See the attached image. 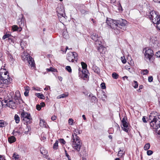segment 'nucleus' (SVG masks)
Listing matches in <instances>:
<instances>
[{"mask_svg": "<svg viewBox=\"0 0 160 160\" xmlns=\"http://www.w3.org/2000/svg\"><path fill=\"white\" fill-rule=\"evenodd\" d=\"M74 133L72 136V145L74 150L78 152L81 147L82 143L80 138L77 136V134H80L81 131L78 129H76L74 130Z\"/></svg>", "mask_w": 160, "mask_h": 160, "instance_id": "f257e3e1", "label": "nucleus"}, {"mask_svg": "<svg viewBox=\"0 0 160 160\" xmlns=\"http://www.w3.org/2000/svg\"><path fill=\"white\" fill-rule=\"evenodd\" d=\"M149 122L150 126L156 130L159 129L158 134L160 136V115L154 116L153 113L149 116Z\"/></svg>", "mask_w": 160, "mask_h": 160, "instance_id": "f03ea898", "label": "nucleus"}, {"mask_svg": "<svg viewBox=\"0 0 160 160\" xmlns=\"http://www.w3.org/2000/svg\"><path fill=\"white\" fill-rule=\"evenodd\" d=\"M7 72L4 69L0 70V88H5L10 83L11 79L8 78Z\"/></svg>", "mask_w": 160, "mask_h": 160, "instance_id": "7ed1b4c3", "label": "nucleus"}, {"mask_svg": "<svg viewBox=\"0 0 160 160\" xmlns=\"http://www.w3.org/2000/svg\"><path fill=\"white\" fill-rule=\"evenodd\" d=\"M149 17L154 24L157 23L160 20V15L154 11H152L150 12Z\"/></svg>", "mask_w": 160, "mask_h": 160, "instance_id": "20e7f679", "label": "nucleus"}, {"mask_svg": "<svg viewBox=\"0 0 160 160\" xmlns=\"http://www.w3.org/2000/svg\"><path fill=\"white\" fill-rule=\"evenodd\" d=\"M106 23L111 28L114 30L118 27V20H114L110 18H107Z\"/></svg>", "mask_w": 160, "mask_h": 160, "instance_id": "39448f33", "label": "nucleus"}, {"mask_svg": "<svg viewBox=\"0 0 160 160\" xmlns=\"http://www.w3.org/2000/svg\"><path fill=\"white\" fill-rule=\"evenodd\" d=\"M78 54L75 52H70L67 54V59L70 62H74L78 59Z\"/></svg>", "mask_w": 160, "mask_h": 160, "instance_id": "423d86ee", "label": "nucleus"}, {"mask_svg": "<svg viewBox=\"0 0 160 160\" xmlns=\"http://www.w3.org/2000/svg\"><path fill=\"white\" fill-rule=\"evenodd\" d=\"M22 118L23 121L28 124L30 123L31 122L32 118L30 114L28 112H24V111L21 113Z\"/></svg>", "mask_w": 160, "mask_h": 160, "instance_id": "0eeeda50", "label": "nucleus"}, {"mask_svg": "<svg viewBox=\"0 0 160 160\" xmlns=\"http://www.w3.org/2000/svg\"><path fill=\"white\" fill-rule=\"evenodd\" d=\"M151 45L155 48L160 47V40L156 37H152L150 39Z\"/></svg>", "mask_w": 160, "mask_h": 160, "instance_id": "6e6552de", "label": "nucleus"}, {"mask_svg": "<svg viewBox=\"0 0 160 160\" xmlns=\"http://www.w3.org/2000/svg\"><path fill=\"white\" fill-rule=\"evenodd\" d=\"M153 55V51L152 49L148 48L146 49L144 56L146 59H148L149 61H151Z\"/></svg>", "mask_w": 160, "mask_h": 160, "instance_id": "1a4fd4ad", "label": "nucleus"}, {"mask_svg": "<svg viewBox=\"0 0 160 160\" xmlns=\"http://www.w3.org/2000/svg\"><path fill=\"white\" fill-rule=\"evenodd\" d=\"M56 11L58 16V17H63L65 18V14L64 10L63 7L61 6L58 7L56 8Z\"/></svg>", "mask_w": 160, "mask_h": 160, "instance_id": "9d476101", "label": "nucleus"}, {"mask_svg": "<svg viewBox=\"0 0 160 160\" xmlns=\"http://www.w3.org/2000/svg\"><path fill=\"white\" fill-rule=\"evenodd\" d=\"M127 22L126 20L120 19L118 20V27L123 30H125V26L127 23Z\"/></svg>", "mask_w": 160, "mask_h": 160, "instance_id": "9b49d317", "label": "nucleus"}, {"mask_svg": "<svg viewBox=\"0 0 160 160\" xmlns=\"http://www.w3.org/2000/svg\"><path fill=\"white\" fill-rule=\"evenodd\" d=\"M21 18L18 19L17 23L19 25V27L22 28V27L24 26L25 23V19L23 14H21Z\"/></svg>", "mask_w": 160, "mask_h": 160, "instance_id": "f8f14e48", "label": "nucleus"}, {"mask_svg": "<svg viewBox=\"0 0 160 160\" xmlns=\"http://www.w3.org/2000/svg\"><path fill=\"white\" fill-rule=\"evenodd\" d=\"M4 102L7 103V105L10 108L14 109L16 108V104L12 100H9L8 101V100H5Z\"/></svg>", "mask_w": 160, "mask_h": 160, "instance_id": "ddd939ff", "label": "nucleus"}, {"mask_svg": "<svg viewBox=\"0 0 160 160\" xmlns=\"http://www.w3.org/2000/svg\"><path fill=\"white\" fill-rule=\"evenodd\" d=\"M122 122L123 127V130L126 132H128V123L127 122L126 118H124L122 121Z\"/></svg>", "mask_w": 160, "mask_h": 160, "instance_id": "4468645a", "label": "nucleus"}, {"mask_svg": "<svg viewBox=\"0 0 160 160\" xmlns=\"http://www.w3.org/2000/svg\"><path fill=\"white\" fill-rule=\"evenodd\" d=\"M27 60L28 61L30 66L31 67H34V66L35 63L34 60L31 57H29L28 58H27Z\"/></svg>", "mask_w": 160, "mask_h": 160, "instance_id": "2eb2a0df", "label": "nucleus"}, {"mask_svg": "<svg viewBox=\"0 0 160 160\" xmlns=\"http://www.w3.org/2000/svg\"><path fill=\"white\" fill-rule=\"evenodd\" d=\"M68 92H65L64 93L61 94L58 96L57 97L58 99H60L62 98H64L68 97Z\"/></svg>", "mask_w": 160, "mask_h": 160, "instance_id": "dca6fc26", "label": "nucleus"}, {"mask_svg": "<svg viewBox=\"0 0 160 160\" xmlns=\"http://www.w3.org/2000/svg\"><path fill=\"white\" fill-rule=\"evenodd\" d=\"M12 29L14 31H21L22 30V28L20 27H18L17 25H13L12 27Z\"/></svg>", "mask_w": 160, "mask_h": 160, "instance_id": "f3484780", "label": "nucleus"}, {"mask_svg": "<svg viewBox=\"0 0 160 160\" xmlns=\"http://www.w3.org/2000/svg\"><path fill=\"white\" fill-rule=\"evenodd\" d=\"M16 139L13 136H12L8 139V141L10 143H12L16 141Z\"/></svg>", "mask_w": 160, "mask_h": 160, "instance_id": "a211bd4d", "label": "nucleus"}, {"mask_svg": "<svg viewBox=\"0 0 160 160\" xmlns=\"http://www.w3.org/2000/svg\"><path fill=\"white\" fill-rule=\"evenodd\" d=\"M92 70L97 73H98L100 72V69L99 68L96 66H93L92 67Z\"/></svg>", "mask_w": 160, "mask_h": 160, "instance_id": "6ab92c4d", "label": "nucleus"}, {"mask_svg": "<svg viewBox=\"0 0 160 160\" xmlns=\"http://www.w3.org/2000/svg\"><path fill=\"white\" fill-rule=\"evenodd\" d=\"M30 57L28 54L24 52L22 55V57L23 58V60H27V58H28Z\"/></svg>", "mask_w": 160, "mask_h": 160, "instance_id": "aec40b11", "label": "nucleus"}, {"mask_svg": "<svg viewBox=\"0 0 160 160\" xmlns=\"http://www.w3.org/2000/svg\"><path fill=\"white\" fill-rule=\"evenodd\" d=\"M92 39L95 41L98 38H99V37H98V35L96 33H93L91 35V36Z\"/></svg>", "mask_w": 160, "mask_h": 160, "instance_id": "412c9836", "label": "nucleus"}, {"mask_svg": "<svg viewBox=\"0 0 160 160\" xmlns=\"http://www.w3.org/2000/svg\"><path fill=\"white\" fill-rule=\"evenodd\" d=\"M30 89V88L29 87L26 86L25 89V91L24 92V95L26 96L27 97L28 96L29 90Z\"/></svg>", "mask_w": 160, "mask_h": 160, "instance_id": "4be33fe9", "label": "nucleus"}, {"mask_svg": "<svg viewBox=\"0 0 160 160\" xmlns=\"http://www.w3.org/2000/svg\"><path fill=\"white\" fill-rule=\"evenodd\" d=\"M8 125V123L3 120H0V127H3Z\"/></svg>", "mask_w": 160, "mask_h": 160, "instance_id": "5701e85b", "label": "nucleus"}, {"mask_svg": "<svg viewBox=\"0 0 160 160\" xmlns=\"http://www.w3.org/2000/svg\"><path fill=\"white\" fill-rule=\"evenodd\" d=\"M15 122L17 123H18L20 121V118L18 115L16 114L14 117Z\"/></svg>", "mask_w": 160, "mask_h": 160, "instance_id": "b1692460", "label": "nucleus"}, {"mask_svg": "<svg viewBox=\"0 0 160 160\" xmlns=\"http://www.w3.org/2000/svg\"><path fill=\"white\" fill-rule=\"evenodd\" d=\"M46 123L43 120H40V125L42 127H46Z\"/></svg>", "mask_w": 160, "mask_h": 160, "instance_id": "393cba45", "label": "nucleus"}, {"mask_svg": "<svg viewBox=\"0 0 160 160\" xmlns=\"http://www.w3.org/2000/svg\"><path fill=\"white\" fill-rule=\"evenodd\" d=\"M101 38L100 37L99 38H98L95 40V43L96 45H101L102 44V42L101 40Z\"/></svg>", "mask_w": 160, "mask_h": 160, "instance_id": "a878e982", "label": "nucleus"}, {"mask_svg": "<svg viewBox=\"0 0 160 160\" xmlns=\"http://www.w3.org/2000/svg\"><path fill=\"white\" fill-rule=\"evenodd\" d=\"M20 131L18 130L16 131L15 130H13V132L12 133V134L15 136H16L17 135H20Z\"/></svg>", "mask_w": 160, "mask_h": 160, "instance_id": "bb28decb", "label": "nucleus"}, {"mask_svg": "<svg viewBox=\"0 0 160 160\" xmlns=\"http://www.w3.org/2000/svg\"><path fill=\"white\" fill-rule=\"evenodd\" d=\"M36 95L38 98L41 99H44V96L43 94L40 93H36Z\"/></svg>", "mask_w": 160, "mask_h": 160, "instance_id": "cd10ccee", "label": "nucleus"}, {"mask_svg": "<svg viewBox=\"0 0 160 160\" xmlns=\"http://www.w3.org/2000/svg\"><path fill=\"white\" fill-rule=\"evenodd\" d=\"M124 154V151L123 150L120 149L118 151V157H122L123 154Z\"/></svg>", "mask_w": 160, "mask_h": 160, "instance_id": "c85d7f7f", "label": "nucleus"}, {"mask_svg": "<svg viewBox=\"0 0 160 160\" xmlns=\"http://www.w3.org/2000/svg\"><path fill=\"white\" fill-rule=\"evenodd\" d=\"M150 144L148 143L145 145L144 147V149L145 150H147L150 148Z\"/></svg>", "mask_w": 160, "mask_h": 160, "instance_id": "c756f323", "label": "nucleus"}, {"mask_svg": "<svg viewBox=\"0 0 160 160\" xmlns=\"http://www.w3.org/2000/svg\"><path fill=\"white\" fill-rule=\"evenodd\" d=\"M8 58L9 61L11 62V63H12V64L13 63L14 60V59L13 57L11 55H8Z\"/></svg>", "mask_w": 160, "mask_h": 160, "instance_id": "7c9ffc66", "label": "nucleus"}, {"mask_svg": "<svg viewBox=\"0 0 160 160\" xmlns=\"http://www.w3.org/2000/svg\"><path fill=\"white\" fill-rule=\"evenodd\" d=\"M53 149L57 150L58 148V141L56 140L53 145Z\"/></svg>", "mask_w": 160, "mask_h": 160, "instance_id": "2f4dec72", "label": "nucleus"}, {"mask_svg": "<svg viewBox=\"0 0 160 160\" xmlns=\"http://www.w3.org/2000/svg\"><path fill=\"white\" fill-rule=\"evenodd\" d=\"M142 74L143 75H147L149 71L147 69H143L141 70Z\"/></svg>", "mask_w": 160, "mask_h": 160, "instance_id": "473e14b6", "label": "nucleus"}, {"mask_svg": "<svg viewBox=\"0 0 160 160\" xmlns=\"http://www.w3.org/2000/svg\"><path fill=\"white\" fill-rule=\"evenodd\" d=\"M112 77L114 79H117L118 78V75L116 72H113L112 74Z\"/></svg>", "mask_w": 160, "mask_h": 160, "instance_id": "72a5a7b5", "label": "nucleus"}, {"mask_svg": "<svg viewBox=\"0 0 160 160\" xmlns=\"http://www.w3.org/2000/svg\"><path fill=\"white\" fill-rule=\"evenodd\" d=\"M91 101L92 102H97V98L94 96H92Z\"/></svg>", "mask_w": 160, "mask_h": 160, "instance_id": "f704fd0d", "label": "nucleus"}, {"mask_svg": "<svg viewBox=\"0 0 160 160\" xmlns=\"http://www.w3.org/2000/svg\"><path fill=\"white\" fill-rule=\"evenodd\" d=\"M81 64L83 69L87 68V66L86 63H84L83 62H81Z\"/></svg>", "mask_w": 160, "mask_h": 160, "instance_id": "c9c22d12", "label": "nucleus"}, {"mask_svg": "<svg viewBox=\"0 0 160 160\" xmlns=\"http://www.w3.org/2000/svg\"><path fill=\"white\" fill-rule=\"evenodd\" d=\"M10 37L11 35L9 34H6L3 36L2 39L4 40L7 38L8 39Z\"/></svg>", "mask_w": 160, "mask_h": 160, "instance_id": "e433bc0d", "label": "nucleus"}, {"mask_svg": "<svg viewBox=\"0 0 160 160\" xmlns=\"http://www.w3.org/2000/svg\"><path fill=\"white\" fill-rule=\"evenodd\" d=\"M47 70L48 72L52 71L55 72L56 71V69L52 67H50L49 68H47Z\"/></svg>", "mask_w": 160, "mask_h": 160, "instance_id": "4c0bfd02", "label": "nucleus"}, {"mask_svg": "<svg viewBox=\"0 0 160 160\" xmlns=\"http://www.w3.org/2000/svg\"><path fill=\"white\" fill-rule=\"evenodd\" d=\"M155 24H156V27L157 28L160 30V20L158 21L157 23H155Z\"/></svg>", "mask_w": 160, "mask_h": 160, "instance_id": "58836bf2", "label": "nucleus"}, {"mask_svg": "<svg viewBox=\"0 0 160 160\" xmlns=\"http://www.w3.org/2000/svg\"><path fill=\"white\" fill-rule=\"evenodd\" d=\"M133 84L134 85L133 86V87L135 88H136L138 87V82L136 81H133Z\"/></svg>", "mask_w": 160, "mask_h": 160, "instance_id": "ea45409f", "label": "nucleus"}, {"mask_svg": "<svg viewBox=\"0 0 160 160\" xmlns=\"http://www.w3.org/2000/svg\"><path fill=\"white\" fill-rule=\"evenodd\" d=\"M100 86L102 89H104L106 88L105 84L104 82H102L100 85Z\"/></svg>", "mask_w": 160, "mask_h": 160, "instance_id": "a19ab883", "label": "nucleus"}, {"mask_svg": "<svg viewBox=\"0 0 160 160\" xmlns=\"http://www.w3.org/2000/svg\"><path fill=\"white\" fill-rule=\"evenodd\" d=\"M125 68L126 69L128 70L130 72H131V67L129 66L126 65L125 66Z\"/></svg>", "mask_w": 160, "mask_h": 160, "instance_id": "79ce46f5", "label": "nucleus"}, {"mask_svg": "<svg viewBox=\"0 0 160 160\" xmlns=\"http://www.w3.org/2000/svg\"><path fill=\"white\" fill-rule=\"evenodd\" d=\"M66 69L69 72H71L72 69L71 68V67L69 66H67L66 67Z\"/></svg>", "mask_w": 160, "mask_h": 160, "instance_id": "37998d69", "label": "nucleus"}, {"mask_svg": "<svg viewBox=\"0 0 160 160\" xmlns=\"http://www.w3.org/2000/svg\"><path fill=\"white\" fill-rule=\"evenodd\" d=\"M73 120L72 118H70L68 120V123L71 125H72L73 124Z\"/></svg>", "mask_w": 160, "mask_h": 160, "instance_id": "c03bdc74", "label": "nucleus"}, {"mask_svg": "<svg viewBox=\"0 0 160 160\" xmlns=\"http://www.w3.org/2000/svg\"><path fill=\"white\" fill-rule=\"evenodd\" d=\"M59 141L60 143L63 144H64L66 143L65 141L63 139H60L59 140Z\"/></svg>", "mask_w": 160, "mask_h": 160, "instance_id": "a18cd8bd", "label": "nucleus"}, {"mask_svg": "<svg viewBox=\"0 0 160 160\" xmlns=\"http://www.w3.org/2000/svg\"><path fill=\"white\" fill-rule=\"evenodd\" d=\"M153 153V152L152 150H148L147 151V154L148 155H151Z\"/></svg>", "mask_w": 160, "mask_h": 160, "instance_id": "49530a36", "label": "nucleus"}, {"mask_svg": "<svg viewBox=\"0 0 160 160\" xmlns=\"http://www.w3.org/2000/svg\"><path fill=\"white\" fill-rule=\"evenodd\" d=\"M148 81L149 82H152L153 80L152 77V76H149L148 77Z\"/></svg>", "mask_w": 160, "mask_h": 160, "instance_id": "de8ad7c7", "label": "nucleus"}, {"mask_svg": "<svg viewBox=\"0 0 160 160\" xmlns=\"http://www.w3.org/2000/svg\"><path fill=\"white\" fill-rule=\"evenodd\" d=\"M13 157L16 159H18L19 158V156L18 155H16L15 153L13 154Z\"/></svg>", "mask_w": 160, "mask_h": 160, "instance_id": "09e8293b", "label": "nucleus"}, {"mask_svg": "<svg viewBox=\"0 0 160 160\" xmlns=\"http://www.w3.org/2000/svg\"><path fill=\"white\" fill-rule=\"evenodd\" d=\"M82 74H84L85 73H87L88 72V71L87 69H83L82 71Z\"/></svg>", "mask_w": 160, "mask_h": 160, "instance_id": "8fccbe9b", "label": "nucleus"}, {"mask_svg": "<svg viewBox=\"0 0 160 160\" xmlns=\"http://www.w3.org/2000/svg\"><path fill=\"white\" fill-rule=\"evenodd\" d=\"M156 56L157 57L160 58V51L157 52L156 54Z\"/></svg>", "mask_w": 160, "mask_h": 160, "instance_id": "3c124183", "label": "nucleus"}, {"mask_svg": "<svg viewBox=\"0 0 160 160\" xmlns=\"http://www.w3.org/2000/svg\"><path fill=\"white\" fill-rule=\"evenodd\" d=\"M57 117L55 115H53L51 117V119L52 120L54 121L56 119Z\"/></svg>", "mask_w": 160, "mask_h": 160, "instance_id": "603ef678", "label": "nucleus"}, {"mask_svg": "<svg viewBox=\"0 0 160 160\" xmlns=\"http://www.w3.org/2000/svg\"><path fill=\"white\" fill-rule=\"evenodd\" d=\"M121 58L122 62L123 63H125L126 62V59L125 58H122V57H121Z\"/></svg>", "mask_w": 160, "mask_h": 160, "instance_id": "864d4df0", "label": "nucleus"}, {"mask_svg": "<svg viewBox=\"0 0 160 160\" xmlns=\"http://www.w3.org/2000/svg\"><path fill=\"white\" fill-rule=\"evenodd\" d=\"M142 120L143 122L144 123H146L147 122V121L146 119V117L143 116L142 118Z\"/></svg>", "mask_w": 160, "mask_h": 160, "instance_id": "5fc2aeb1", "label": "nucleus"}, {"mask_svg": "<svg viewBox=\"0 0 160 160\" xmlns=\"http://www.w3.org/2000/svg\"><path fill=\"white\" fill-rule=\"evenodd\" d=\"M36 108L38 110H40L41 109V106L39 105H36Z\"/></svg>", "mask_w": 160, "mask_h": 160, "instance_id": "6e6d98bb", "label": "nucleus"}, {"mask_svg": "<svg viewBox=\"0 0 160 160\" xmlns=\"http://www.w3.org/2000/svg\"><path fill=\"white\" fill-rule=\"evenodd\" d=\"M66 156L68 158V160H71L70 157L69 155L67 153H66Z\"/></svg>", "mask_w": 160, "mask_h": 160, "instance_id": "4d7b16f0", "label": "nucleus"}, {"mask_svg": "<svg viewBox=\"0 0 160 160\" xmlns=\"http://www.w3.org/2000/svg\"><path fill=\"white\" fill-rule=\"evenodd\" d=\"M8 40L10 42H13V39H12V38H11V37H10L9 38H8Z\"/></svg>", "mask_w": 160, "mask_h": 160, "instance_id": "13d9d810", "label": "nucleus"}, {"mask_svg": "<svg viewBox=\"0 0 160 160\" xmlns=\"http://www.w3.org/2000/svg\"><path fill=\"white\" fill-rule=\"evenodd\" d=\"M82 75L84 78H87V76H88V75L86 73H85L84 74H83Z\"/></svg>", "mask_w": 160, "mask_h": 160, "instance_id": "bf43d9fd", "label": "nucleus"}, {"mask_svg": "<svg viewBox=\"0 0 160 160\" xmlns=\"http://www.w3.org/2000/svg\"><path fill=\"white\" fill-rule=\"evenodd\" d=\"M40 105L41 106H41L42 107H44L45 105V104L44 102H41L40 103Z\"/></svg>", "mask_w": 160, "mask_h": 160, "instance_id": "052dcab7", "label": "nucleus"}, {"mask_svg": "<svg viewBox=\"0 0 160 160\" xmlns=\"http://www.w3.org/2000/svg\"><path fill=\"white\" fill-rule=\"evenodd\" d=\"M50 89V86H47V88H45L44 89V90H47L48 89Z\"/></svg>", "mask_w": 160, "mask_h": 160, "instance_id": "680f3d73", "label": "nucleus"}, {"mask_svg": "<svg viewBox=\"0 0 160 160\" xmlns=\"http://www.w3.org/2000/svg\"><path fill=\"white\" fill-rule=\"evenodd\" d=\"M153 1L155 2L160 3V0H153Z\"/></svg>", "mask_w": 160, "mask_h": 160, "instance_id": "e2e57ef3", "label": "nucleus"}, {"mask_svg": "<svg viewBox=\"0 0 160 160\" xmlns=\"http://www.w3.org/2000/svg\"><path fill=\"white\" fill-rule=\"evenodd\" d=\"M116 1V0H111V3H114Z\"/></svg>", "mask_w": 160, "mask_h": 160, "instance_id": "0e129e2a", "label": "nucleus"}, {"mask_svg": "<svg viewBox=\"0 0 160 160\" xmlns=\"http://www.w3.org/2000/svg\"><path fill=\"white\" fill-rule=\"evenodd\" d=\"M58 79L60 81H61L62 80V78L61 77H58Z\"/></svg>", "mask_w": 160, "mask_h": 160, "instance_id": "69168bd1", "label": "nucleus"}, {"mask_svg": "<svg viewBox=\"0 0 160 160\" xmlns=\"http://www.w3.org/2000/svg\"><path fill=\"white\" fill-rule=\"evenodd\" d=\"M82 117L84 120H85L86 119V118L85 117V116L84 115H83L82 116Z\"/></svg>", "mask_w": 160, "mask_h": 160, "instance_id": "338daca9", "label": "nucleus"}, {"mask_svg": "<svg viewBox=\"0 0 160 160\" xmlns=\"http://www.w3.org/2000/svg\"><path fill=\"white\" fill-rule=\"evenodd\" d=\"M122 78L124 80L125 78L128 79V77L125 76H124V77H123Z\"/></svg>", "mask_w": 160, "mask_h": 160, "instance_id": "774afa93", "label": "nucleus"}]
</instances>
